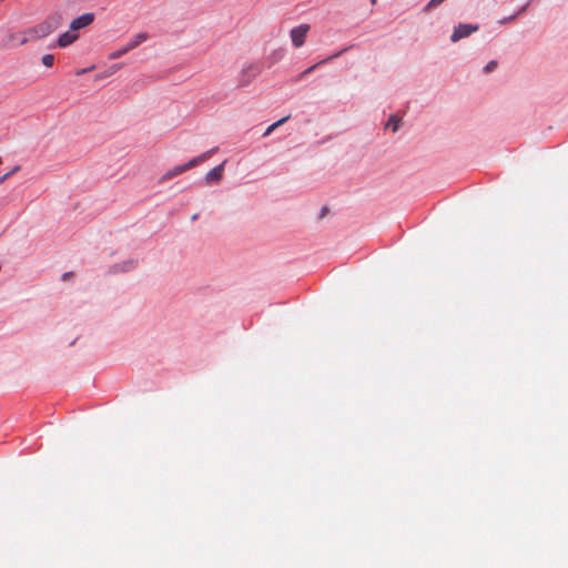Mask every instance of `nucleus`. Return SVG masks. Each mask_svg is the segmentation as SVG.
<instances>
[{"label": "nucleus", "instance_id": "obj_9", "mask_svg": "<svg viewBox=\"0 0 568 568\" xmlns=\"http://www.w3.org/2000/svg\"><path fill=\"white\" fill-rule=\"evenodd\" d=\"M285 55H286L285 48H283V47L276 48L267 54L266 62L268 63V67H272V65L278 63L280 61H282L285 58Z\"/></svg>", "mask_w": 568, "mask_h": 568}, {"label": "nucleus", "instance_id": "obj_7", "mask_svg": "<svg viewBox=\"0 0 568 568\" xmlns=\"http://www.w3.org/2000/svg\"><path fill=\"white\" fill-rule=\"evenodd\" d=\"M93 20H94V14L93 13H91V12L83 13L80 17L75 18L74 20H72V22L70 24V29L72 31H78V30H80V29L91 24L93 22Z\"/></svg>", "mask_w": 568, "mask_h": 568}, {"label": "nucleus", "instance_id": "obj_17", "mask_svg": "<svg viewBox=\"0 0 568 568\" xmlns=\"http://www.w3.org/2000/svg\"><path fill=\"white\" fill-rule=\"evenodd\" d=\"M21 170V166L20 165H16L13 166L9 172H7L6 174L1 175L0 176V184H3L10 176H12L13 174H16L17 172H19Z\"/></svg>", "mask_w": 568, "mask_h": 568}, {"label": "nucleus", "instance_id": "obj_19", "mask_svg": "<svg viewBox=\"0 0 568 568\" xmlns=\"http://www.w3.org/2000/svg\"><path fill=\"white\" fill-rule=\"evenodd\" d=\"M43 65H45L47 68H51L54 63V55L53 54H44L41 59Z\"/></svg>", "mask_w": 568, "mask_h": 568}, {"label": "nucleus", "instance_id": "obj_24", "mask_svg": "<svg viewBox=\"0 0 568 568\" xmlns=\"http://www.w3.org/2000/svg\"><path fill=\"white\" fill-rule=\"evenodd\" d=\"M121 67H122L121 64H114V65L112 67V71H113V72H114V71H118V70H120V69H121Z\"/></svg>", "mask_w": 568, "mask_h": 568}, {"label": "nucleus", "instance_id": "obj_10", "mask_svg": "<svg viewBox=\"0 0 568 568\" xmlns=\"http://www.w3.org/2000/svg\"><path fill=\"white\" fill-rule=\"evenodd\" d=\"M78 39V34L74 33V31H67L62 34H60L58 39V45L61 48H65L69 44L73 43Z\"/></svg>", "mask_w": 568, "mask_h": 568}, {"label": "nucleus", "instance_id": "obj_23", "mask_svg": "<svg viewBox=\"0 0 568 568\" xmlns=\"http://www.w3.org/2000/svg\"><path fill=\"white\" fill-rule=\"evenodd\" d=\"M72 275L71 272H67L62 275V278L65 281L67 278H69L70 276Z\"/></svg>", "mask_w": 568, "mask_h": 568}, {"label": "nucleus", "instance_id": "obj_12", "mask_svg": "<svg viewBox=\"0 0 568 568\" xmlns=\"http://www.w3.org/2000/svg\"><path fill=\"white\" fill-rule=\"evenodd\" d=\"M288 118H290V115L284 116V118L280 119L278 121L274 122L273 124H271L270 126H267V129L263 133V136H268L277 126L285 123L288 120Z\"/></svg>", "mask_w": 568, "mask_h": 568}, {"label": "nucleus", "instance_id": "obj_6", "mask_svg": "<svg viewBox=\"0 0 568 568\" xmlns=\"http://www.w3.org/2000/svg\"><path fill=\"white\" fill-rule=\"evenodd\" d=\"M139 261L136 258H129L123 262L113 264L109 268L110 274H119L126 273L135 270L138 267Z\"/></svg>", "mask_w": 568, "mask_h": 568}, {"label": "nucleus", "instance_id": "obj_3", "mask_svg": "<svg viewBox=\"0 0 568 568\" xmlns=\"http://www.w3.org/2000/svg\"><path fill=\"white\" fill-rule=\"evenodd\" d=\"M149 38V34L146 32H139L134 34L123 47L119 48L115 51H112L109 54L110 60H115L121 58L122 55L126 54L131 50L138 48L140 44L145 42Z\"/></svg>", "mask_w": 568, "mask_h": 568}, {"label": "nucleus", "instance_id": "obj_25", "mask_svg": "<svg viewBox=\"0 0 568 568\" xmlns=\"http://www.w3.org/2000/svg\"><path fill=\"white\" fill-rule=\"evenodd\" d=\"M197 219H199V214L197 213L193 214L192 217H191L192 221H195Z\"/></svg>", "mask_w": 568, "mask_h": 568}, {"label": "nucleus", "instance_id": "obj_13", "mask_svg": "<svg viewBox=\"0 0 568 568\" xmlns=\"http://www.w3.org/2000/svg\"><path fill=\"white\" fill-rule=\"evenodd\" d=\"M9 39L10 40H18L20 45H23V44L28 43L29 41H32L30 36L24 34V31L21 32L19 36L18 34H10Z\"/></svg>", "mask_w": 568, "mask_h": 568}, {"label": "nucleus", "instance_id": "obj_4", "mask_svg": "<svg viewBox=\"0 0 568 568\" xmlns=\"http://www.w3.org/2000/svg\"><path fill=\"white\" fill-rule=\"evenodd\" d=\"M310 29L311 26L307 23H302L291 29L290 38L294 48H301L304 45Z\"/></svg>", "mask_w": 568, "mask_h": 568}, {"label": "nucleus", "instance_id": "obj_18", "mask_svg": "<svg viewBox=\"0 0 568 568\" xmlns=\"http://www.w3.org/2000/svg\"><path fill=\"white\" fill-rule=\"evenodd\" d=\"M347 50H348V48H344V49H342V50H339V51H337V52H333V54H332V55H329V57H327V58H325V59L321 60V61H320V63H322V64L327 63V62H329V61H332V60H334V59L338 58L341 54H343V53H344V52H346Z\"/></svg>", "mask_w": 568, "mask_h": 568}, {"label": "nucleus", "instance_id": "obj_20", "mask_svg": "<svg viewBox=\"0 0 568 568\" xmlns=\"http://www.w3.org/2000/svg\"><path fill=\"white\" fill-rule=\"evenodd\" d=\"M496 68H497V61L491 60V61H489V62L484 67L483 71H484L485 73H489V72L495 71V70H496Z\"/></svg>", "mask_w": 568, "mask_h": 568}, {"label": "nucleus", "instance_id": "obj_26", "mask_svg": "<svg viewBox=\"0 0 568 568\" xmlns=\"http://www.w3.org/2000/svg\"><path fill=\"white\" fill-rule=\"evenodd\" d=\"M84 72H85V70H80V71L78 72V74H82V73H84Z\"/></svg>", "mask_w": 568, "mask_h": 568}, {"label": "nucleus", "instance_id": "obj_22", "mask_svg": "<svg viewBox=\"0 0 568 568\" xmlns=\"http://www.w3.org/2000/svg\"><path fill=\"white\" fill-rule=\"evenodd\" d=\"M516 18H517V14H515V13H514V14H511L510 17L503 19L500 22H501V23H505V22H507V21H511V20H514V19H516Z\"/></svg>", "mask_w": 568, "mask_h": 568}, {"label": "nucleus", "instance_id": "obj_16", "mask_svg": "<svg viewBox=\"0 0 568 568\" xmlns=\"http://www.w3.org/2000/svg\"><path fill=\"white\" fill-rule=\"evenodd\" d=\"M387 128H390L393 132H396L399 128V120L395 115H390L386 123Z\"/></svg>", "mask_w": 568, "mask_h": 568}, {"label": "nucleus", "instance_id": "obj_11", "mask_svg": "<svg viewBox=\"0 0 568 568\" xmlns=\"http://www.w3.org/2000/svg\"><path fill=\"white\" fill-rule=\"evenodd\" d=\"M258 72H260V70H258L257 65H255V64L247 65L245 69L242 70V73H243V75L248 74L250 77L246 80H241L240 81L241 85H246L247 83H250L252 78H255L258 74Z\"/></svg>", "mask_w": 568, "mask_h": 568}, {"label": "nucleus", "instance_id": "obj_8", "mask_svg": "<svg viewBox=\"0 0 568 568\" xmlns=\"http://www.w3.org/2000/svg\"><path fill=\"white\" fill-rule=\"evenodd\" d=\"M224 164H225V161L223 163H221L220 165L213 168L205 174V181L207 184L217 183L221 181V179L223 176Z\"/></svg>", "mask_w": 568, "mask_h": 568}, {"label": "nucleus", "instance_id": "obj_14", "mask_svg": "<svg viewBox=\"0 0 568 568\" xmlns=\"http://www.w3.org/2000/svg\"><path fill=\"white\" fill-rule=\"evenodd\" d=\"M322 63L316 62L315 64L308 67L307 69H305L304 71H302L300 74L296 75V78L294 79V81L298 82L301 80H303L307 74L312 73L316 68H318Z\"/></svg>", "mask_w": 568, "mask_h": 568}, {"label": "nucleus", "instance_id": "obj_21", "mask_svg": "<svg viewBox=\"0 0 568 568\" xmlns=\"http://www.w3.org/2000/svg\"><path fill=\"white\" fill-rule=\"evenodd\" d=\"M528 6H529V3H526L520 9H518V11L515 14H517V17H518L519 14L524 13L526 11V9L528 8Z\"/></svg>", "mask_w": 568, "mask_h": 568}, {"label": "nucleus", "instance_id": "obj_2", "mask_svg": "<svg viewBox=\"0 0 568 568\" xmlns=\"http://www.w3.org/2000/svg\"><path fill=\"white\" fill-rule=\"evenodd\" d=\"M215 151H216V148L209 150V151L200 154L199 156L191 159L189 162H186L184 164H180V165L172 168L162 176V181L170 180V179H172L179 174H182L183 172L199 165L200 163L206 161Z\"/></svg>", "mask_w": 568, "mask_h": 568}, {"label": "nucleus", "instance_id": "obj_15", "mask_svg": "<svg viewBox=\"0 0 568 568\" xmlns=\"http://www.w3.org/2000/svg\"><path fill=\"white\" fill-rule=\"evenodd\" d=\"M446 0H429L423 8V12H430L432 10L436 9L437 7H439L443 2H445Z\"/></svg>", "mask_w": 568, "mask_h": 568}, {"label": "nucleus", "instance_id": "obj_5", "mask_svg": "<svg viewBox=\"0 0 568 568\" xmlns=\"http://www.w3.org/2000/svg\"><path fill=\"white\" fill-rule=\"evenodd\" d=\"M479 26L473 24V23H459L456 26L453 30V33L450 36L452 42H458L462 39H465L469 37L471 33L478 31Z\"/></svg>", "mask_w": 568, "mask_h": 568}, {"label": "nucleus", "instance_id": "obj_1", "mask_svg": "<svg viewBox=\"0 0 568 568\" xmlns=\"http://www.w3.org/2000/svg\"><path fill=\"white\" fill-rule=\"evenodd\" d=\"M62 14L54 12L48 16L47 19L39 24L24 30V34L30 36L32 41L39 40L54 32L60 26H62Z\"/></svg>", "mask_w": 568, "mask_h": 568}, {"label": "nucleus", "instance_id": "obj_27", "mask_svg": "<svg viewBox=\"0 0 568 568\" xmlns=\"http://www.w3.org/2000/svg\"><path fill=\"white\" fill-rule=\"evenodd\" d=\"M376 1H377V0H371V2H372L373 4H375V3H376Z\"/></svg>", "mask_w": 568, "mask_h": 568}]
</instances>
